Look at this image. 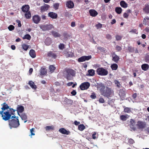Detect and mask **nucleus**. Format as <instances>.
Listing matches in <instances>:
<instances>
[{
    "mask_svg": "<svg viewBox=\"0 0 149 149\" xmlns=\"http://www.w3.org/2000/svg\"><path fill=\"white\" fill-rule=\"evenodd\" d=\"M49 16L52 19H56L57 17V15L54 12L49 13L48 14Z\"/></svg>",
    "mask_w": 149,
    "mask_h": 149,
    "instance_id": "nucleus-20",
    "label": "nucleus"
},
{
    "mask_svg": "<svg viewBox=\"0 0 149 149\" xmlns=\"http://www.w3.org/2000/svg\"><path fill=\"white\" fill-rule=\"evenodd\" d=\"M149 66L148 64H144L142 65L141 68L144 70L146 71L148 69Z\"/></svg>",
    "mask_w": 149,
    "mask_h": 149,
    "instance_id": "nucleus-26",
    "label": "nucleus"
},
{
    "mask_svg": "<svg viewBox=\"0 0 149 149\" xmlns=\"http://www.w3.org/2000/svg\"><path fill=\"white\" fill-rule=\"evenodd\" d=\"M59 48L60 49H63L64 48V45L61 43L59 45Z\"/></svg>",
    "mask_w": 149,
    "mask_h": 149,
    "instance_id": "nucleus-53",
    "label": "nucleus"
},
{
    "mask_svg": "<svg viewBox=\"0 0 149 149\" xmlns=\"http://www.w3.org/2000/svg\"><path fill=\"white\" fill-rule=\"evenodd\" d=\"M52 33L53 36L55 37H59L61 36L60 34L55 31H52Z\"/></svg>",
    "mask_w": 149,
    "mask_h": 149,
    "instance_id": "nucleus-32",
    "label": "nucleus"
},
{
    "mask_svg": "<svg viewBox=\"0 0 149 149\" xmlns=\"http://www.w3.org/2000/svg\"><path fill=\"white\" fill-rule=\"evenodd\" d=\"M45 44L46 45H49L51 43V40L49 38H47L46 39L45 41Z\"/></svg>",
    "mask_w": 149,
    "mask_h": 149,
    "instance_id": "nucleus-29",
    "label": "nucleus"
},
{
    "mask_svg": "<svg viewBox=\"0 0 149 149\" xmlns=\"http://www.w3.org/2000/svg\"><path fill=\"white\" fill-rule=\"evenodd\" d=\"M64 74H75V71L71 69H67L64 71Z\"/></svg>",
    "mask_w": 149,
    "mask_h": 149,
    "instance_id": "nucleus-9",
    "label": "nucleus"
},
{
    "mask_svg": "<svg viewBox=\"0 0 149 149\" xmlns=\"http://www.w3.org/2000/svg\"><path fill=\"white\" fill-rule=\"evenodd\" d=\"M18 114L20 116L22 120L24 121V123H26L27 121V115L25 113H23L21 115H20L19 113H18Z\"/></svg>",
    "mask_w": 149,
    "mask_h": 149,
    "instance_id": "nucleus-16",
    "label": "nucleus"
},
{
    "mask_svg": "<svg viewBox=\"0 0 149 149\" xmlns=\"http://www.w3.org/2000/svg\"><path fill=\"white\" fill-rule=\"evenodd\" d=\"M129 116L127 114H125V115H121L120 116V119L123 121H125L126 120L127 118H129Z\"/></svg>",
    "mask_w": 149,
    "mask_h": 149,
    "instance_id": "nucleus-19",
    "label": "nucleus"
},
{
    "mask_svg": "<svg viewBox=\"0 0 149 149\" xmlns=\"http://www.w3.org/2000/svg\"><path fill=\"white\" fill-rule=\"evenodd\" d=\"M29 7L28 5L23 6H22V11L24 13H26V12H29Z\"/></svg>",
    "mask_w": 149,
    "mask_h": 149,
    "instance_id": "nucleus-14",
    "label": "nucleus"
},
{
    "mask_svg": "<svg viewBox=\"0 0 149 149\" xmlns=\"http://www.w3.org/2000/svg\"><path fill=\"white\" fill-rule=\"evenodd\" d=\"M45 129L46 130H54V126L53 125H52L51 126H47L45 127Z\"/></svg>",
    "mask_w": 149,
    "mask_h": 149,
    "instance_id": "nucleus-41",
    "label": "nucleus"
},
{
    "mask_svg": "<svg viewBox=\"0 0 149 149\" xmlns=\"http://www.w3.org/2000/svg\"><path fill=\"white\" fill-rule=\"evenodd\" d=\"M0 114L1 115L2 119L5 121L9 120L11 117V115L8 111L3 112L2 113Z\"/></svg>",
    "mask_w": 149,
    "mask_h": 149,
    "instance_id": "nucleus-3",
    "label": "nucleus"
},
{
    "mask_svg": "<svg viewBox=\"0 0 149 149\" xmlns=\"http://www.w3.org/2000/svg\"><path fill=\"white\" fill-rule=\"evenodd\" d=\"M114 81L115 84L116 85L117 87H120V84L119 81L116 80H114Z\"/></svg>",
    "mask_w": 149,
    "mask_h": 149,
    "instance_id": "nucleus-43",
    "label": "nucleus"
},
{
    "mask_svg": "<svg viewBox=\"0 0 149 149\" xmlns=\"http://www.w3.org/2000/svg\"><path fill=\"white\" fill-rule=\"evenodd\" d=\"M29 54L31 57L33 58H35L36 56L35 51L33 49H32L30 50Z\"/></svg>",
    "mask_w": 149,
    "mask_h": 149,
    "instance_id": "nucleus-22",
    "label": "nucleus"
},
{
    "mask_svg": "<svg viewBox=\"0 0 149 149\" xmlns=\"http://www.w3.org/2000/svg\"><path fill=\"white\" fill-rule=\"evenodd\" d=\"M130 32L132 33H134L136 34H137L138 33L137 32V30L136 29L132 30L130 31Z\"/></svg>",
    "mask_w": 149,
    "mask_h": 149,
    "instance_id": "nucleus-63",
    "label": "nucleus"
},
{
    "mask_svg": "<svg viewBox=\"0 0 149 149\" xmlns=\"http://www.w3.org/2000/svg\"><path fill=\"white\" fill-rule=\"evenodd\" d=\"M40 72V74H45L47 73V70L45 68H42L41 69Z\"/></svg>",
    "mask_w": 149,
    "mask_h": 149,
    "instance_id": "nucleus-34",
    "label": "nucleus"
},
{
    "mask_svg": "<svg viewBox=\"0 0 149 149\" xmlns=\"http://www.w3.org/2000/svg\"><path fill=\"white\" fill-rule=\"evenodd\" d=\"M41 18L38 15H34L32 18V20L33 22L36 24H38L40 22Z\"/></svg>",
    "mask_w": 149,
    "mask_h": 149,
    "instance_id": "nucleus-8",
    "label": "nucleus"
},
{
    "mask_svg": "<svg viewBox=\"0 0 149 149\" xmlns=\"http://www.w3.org/2000/svg\"><path fill=\"white\" fill-rule=\"evenodd\" d=\"M128 143L130 144H133L134 143V141L132 139H130L128 140Z\"/></svg>",
    "mask_w": 149,
    "mask_h": 149,
    "instance_id": "nucleus-56",
    "label": "nucleus"
},
{
    "mask_svg": "<svg viewBox=\"0 0 149 149\" xmlns=\"http://www.w3.org/2000/svg\"><path fill=\"white\" fill-rule=\"evenodd\" d=\"M59 131L62 134L66 135H69L70 133V132L69 131H67L63 128L60 129L59 130Z\"/></svg>",
    "mask_w": 149,
    "mask_h": 149,
    "instance_id": "nucleus-12",
    "label": "nucleus"
},
{
    "mask_svg": "<svg viewBox=\"0 0 149 149\" xmlns=\"http://www.w3.org/2000/svg\"><path fill=\"white\" fill-rule=\"evenodd\" d=\"M71 94L73 96L77 94V92L75 90H73L71 93Z\"/></svg>",
    "mask_w": 149,
    "mask_h": 149,
    "instance_id": "nucleus-59",
    "label": "nucleus"
},
{
    "mask_svg": "<svg viewBox=\"0 0 149 149\" xmlns=\"http://www.w3.org/2000/svg\"><path fill=\"white\" fill-rule=\"evenodd\" d=\"M124 108V111L125 113H130L131 112V108L128 107H126L125 106H123Z\"/></svg>",
    "mask_w": 149,
    "mask_h": 149,
    "instance_id": "nucleus-25",
    "label": "nucleus"
},
{
    "mask_svg": "<svg viewBox=\"0 0 149 149\" xmlns=\"http://www.w3.org/2000/svg\"><path fill=\"white\" fill-rule=\"evenodd\" d=\"M116 40H121V37L120 36H119V35H117L116 36Z\"/></svg>",
    "mask_w": 149,
    "mask_h": 149,
    "instance_id": "nucleus-60",
    "label": "nucleus"
},
{
    "mask_svg": "<svg viewBox=\"0 0 149 149\" xmlns=\"http://www.w3.org/2000/svg\"><path fill=\"white\" fill-rule=\"evenodd\" d=\"M111 67L112 70H116L117 69L118 66L116 64H113L111 65Z\"/></svg>",
    "mask_w": 149,
    "mask_h": 149,
    "instance_id": "nucleus-35",
    "label": "nucleus"
},
{
    "mask_svg": "<svg viewBox=\"0 0 149 149\" xmlns=\"http://www.w3.org/2000/svg\"><path fill=\"white\" fill-rule=\"evenodd\" d=\"M97 72L98 74H107V71L103 68H100L97 69Z\"/></svg>",
    "mask_w": 149,
    "mask_h": 149,
    "instance_id": "nucleus-5",
    "label": "nucleus"
},
{
    "mask_svg": "<svg viewBox=\"0 0 149 149\" xmlns=\"http://www.w3.org/2000/svg\"><path fill=\"white\" fill-rule=\"evenodd\" d=\"M106 38L108 40H111L112 38V36L111 35L109 34H107L106 36Z\"/></svg>",
    "mask_w": 149,
    "mask_h": 149,
    "instance_id": "nucleus-51",
    "label": "nucleus"
},
{
    "mask_svg": "<svg viewBox=\"0 0 149 149\" xmlns=\"http://www.w3.org/2000/svg\"><path fill=\"white\" fill-rule=\"evenodd\" d=\"M135 122L133 119H131L130 120V127L133 130H136V128L134 126L135 125Z\"/></svg>",
    "mask_w": 149,
    "mask_h": 149,
    "instance_id": "nucleus-17",
    "label": "nucleus"
},
{
    "mask_svg": "<svg viewBox=\"0 0 149 149\" xmlns=\"http://www.w3.org/2000/svg\"><path fill=\"white\" fill-rule=\"evenodd\" d=\"M99 87L100 88V92L101 94L104 97L108 98L110 97L111 95L113 92L111 88H109L107 86L106 87L102 84L99 85Z\"/></svg>",
    "mask_w": 149,
    "mask_h": 149,
    "instance_id": "nucleus-1",
    "label": "nucleus"
},
{
    "mask_svg": "<svg viewBox=\"0 0 149 149\" xmlns=\"http://www.w3.org/2000/svg\"><path fill=\"white\" fill-rule=\"evenodd\" d=\"M116 12L120 14L122 11V9L120 7H117L115 9Z\"/></svg>",
    "mask_w": 149,
    "mask_h": 149,
    "instance_id": "nucleus-42",
    "label": "nucleus"
},
{
    "mask_svg": "<svg viewBox=\"0 0 149 149\" xmlns=\"http://www.w3.org/2000/svg\"><path fill=\"white\" fill-rule=\"evenodd\" d=\"M145 11L146 12H149V5H146V7L144 9Z\"/></svg>",
    "mask_w": 149,
    "mask_h": 149,
    "instance_id": "nucleus-50",
    "label": "nucleus"
},
{
    "mask_svg": "<svg viewBox=\"0 0 149 149\" xmlns=\"http://www.w3.org/2000/svg\"><path fill=\"white\" fill-rule=\"evenodd\" d=\"M145 60L146 62H149V54L147 55L146 57Z\"/></svg>",
    "mask_w": 149,
    "mask_h": 149,
    "instance_id": "nucleus-62",
    "label": "nucleus"
},
{
    "mask_svg": "<svg viewBox=\"0 0 149 149\" xmlns=\"http://www.w3.org/2000/svg\"><path fill=\"white\" fill-rule=\"evenodd\" d=\"M112 57L113 61L117 63L119 59V57L115 54H112Z\"/></svg>",
    "mask_w": 149,
    "mask_h": 149,
    "instance_id": "nucleus-18",
    "label": "nucleus"
},
{
    "mask_svg": "<svg viewBox=\"0 0 149 149\" xmlns=\"http://www.w3.org/2000/svg\"><path fill=\"white\" fill-rule=\"evenodd\" d=\"M31 38V36L29 34L25 35L23 37V39H27V40H30Z\"/></svg>",
    "mask_w": 149,
    "mask_h": 149,
    "instance_id": "nucleus-44",
    "label": "nucleus"
},
{
    "mask_svg": "<svg viewBox=\"0 0 149 149\" xmlns=\"http://www.w3.org/2000/svg\"><path fill=\"white\" fill-rule=\"evenodd\" d=\"M47 56H48L52 58H55L56 57V55L51 51H49L48 53Z\"/></svg>",
    "mask_w": 149,
    "mask_h": 149,
    "instance_id": "nucleus-27",
    "label": "nucleus"
},
{
    "mask_svg": "<svg viewBox=\"0 0 149 149\" xmlns=\"http://www.w3.org/2000/svg\"><path fill=\"white\" fill-rule=\"evenodd\" d=\"M22 47L24 50L26 51L29 48V46L24 44H23L22 45Z\"/></svg>",
    "mask_w": 149,
    "mask_h": 149,
    "instance_id": "nucleus-40",
    "label": "nucleus"
},
{
    "mask_svg": "<svg viewBox=\"0 0 149 149\" xmlns=\"http://www.w3.org/2000/svg\"><path fill=\"white\" fill-rule=\"evenodd\" d=\"M47 30L51 29L53 28V26L52 24L46 25Z\"/></svg>",
    "mask_w": 149,
    "mask_h": 149,
    "instance_id": "nucleus-45",
    "label": "nucleus"
},
{
    "mask_svg": "<svg viewBox=\"0 0 149 149\" xmlns=\"http://www.w3.org/2000/svg\"><path fill=\"white\" fill-rule=\"evenodd\" d=\"M99 101L100 103H103L104 102V99L102 97L100 98L99 100Z\"/></svg>",
    "mask_w": 149,
    "mask_h": 149,
    "instance_id": "nucleus-57",
    "label": "nucleus"
},
{
    "mask_svg": "<svg viewBox=\"0 0 149 149\" xmlns=\"http://www.w3.org/2000/svg\"><path fill=\"white\" fill-rule=\"evenodd\" d=\"M25 16L26 19H29L30 18L31 16V13L30 11L25 13Z\"/></svg>",
    "mask_w": 149,
    "mask_h": 149,
    "instance_id": "nucleus-36",
    "label": "nucleus"
},
{
    "mask_svg": "<svg viewBox=\"0 0 149 149\" xmlns=\"http://www.w3.org/2000/svg\"><path fill=\"white\" fill-rule=\"evenodd\" d=\"M34 128H32L30 130V132L31 133V135H34L35 134L33 133V132H34Z\"/></svg>",
    "mask_w": 149,
    "mask_h": 149,
    "instance_id": "nucleus-61",
    "label": "nucleus"
},
{
    "mask_svg": "<svg viewBox=\"0 0 149 149\" xmlns=\"http://www.w3.org/2000/svg\"><path fill=\"white\" fill-rule=\"evenodd\" d=\"M90 97L93 99H95L96 98V96L95 95V94L94 93H92L91 95L90 96Z\"/></svg>",
    "mask_w": 149,
    "mask_h": 149,
    "instance_id": "nucleus-52",
    "label": "nucleus"
},
{
    "mask_svg": "<svg viewBox=\"0 0 149 149\" xmlns=\"http://www.w3.org/2000/svg\"><path fill=\"white\" fill-rule=\"evenodd\" d=\"M90 86V83L87 82L82 83L80 86V89L84 90L88 89Z\"/></svg>",
    "mask_w": 149,
    "mask_h": 149,
    "instance_id": "nucleus-4",
    "label": "nucleus"
},
{
    "mask_svg": "<svg viewBox=\"0 0 149 149\" xmlns=\"http://www.w3.org/2000/svg\"><path fill=\"white\" fill-rule=\"evenodd\" d=\"M88 74H94L95 71L93 69H91L88 70Z\"/></svg>",
    "mask_w": 149,
    "mask_h": 149,
    "instance_id": "nucleus-46",
    "label": "nucleus"
},
{
    "mask_svg": "<svg viewBox=\"0 0 149 149\" xmlns=\"http://www.w3.org/2000/svg\"><path fill=\"white\" fill-rule=\"evenodd\" d=\"M15 27L13 25H10L8 27V29L10 31H12L14 29Z\"/></svg>",
    "mask_w": 149,
    "mask_h": 149,
    "instance_id": "nucleus-48",
    "label": "nucleus"
},
{
    "mask_svg": "<svg viewBox=\"0 0 149 149\" xmlns=\"http://www.w3.org/2000/svg\"><path fill=\"white\" fill-rule=\"evenodd\" d=\"M146 20H149V17H146L143 21V24L145 25H149V21H147Z\"/></svg>",
    "mask_w": 149,
    "mask_h": 149,
    "instance_id": "nucleus-28",
    "label": "nucleus"
},
{
    "mask_svg": "<svg viewBox=\"0 0 149 149\" xmlns=\"http://www.w3.org/2000/svg\"><path fill=\"white\" fill-rule=\"evenodd\" d=\"M85 128V126L83 124L79 125L78 127V130L81 131L83 130Z\"/></svg>",
    "mask_w": 149,
    "mask_h": 149,
    "instance_id": "nucleus-31",
    "label": "nucleus"
},
{
    "mask_svg": "<svg viewBox=\"0 0 149 149\" xmlns=\"http://www.w3.org/2000/svg\"><path fill=\"white\" fill-rule=\"evenodd\" d=\"M24 108L22 106L18 105L17 108V110L18 113H22L24 111Z\"/></svg>",
    "mask_w": 149,
    "mask_h": 149,
    "instance_id": "nucleus-24",
    "label": "nucleus"
},
{
    "mask_svg": "<svg viewBox=\"0 0 149 149\" xmlns=\"http://www.w3.org/2000/svg\"><path fill=\"white\" fill-rule=\"evenodd\" d=\"M1 105L2 106V107L1 108L2 110L1 111H0V113H1L3 112L4 111L9 109V107L8 106V105L6 103H3Z\"/></svg>",
    "mask_w": 149,
    "mask_h": 149,
    "instance_id": "nucleus-10",
    "label": "nucleus"
},
{
    "mask_svg": "<svg viewBox=\"0 0 149 149\" xmlns=\"http://www.w3.org/2000/svg\"><path fill=\"white\" fill-rule=\"evenodd\" d=\"M40 28L43 31L47 30V25H40Z\"/></svg>",
    "mask_w": 149,
    "mask_h": 149,
    "instance_id": "nucleus-38",
    "label": "nucleus"
},
{
    "mask_svg": "<svg viewBox=\"0 0 149 149\" xmlns=\"http://www.w3.org/2000/svg\"><path fill=\"white\" fill-rule=\"evenodd\" d=\"M126 95L125 91L123 89H120L119 90V95L120 97H123Z\"/></svg>",
    "mask_w": 149,
    "mask_h": 149,
    "instance_id": "nucleus-23",
    "label": "nucleus"
},
{
    "mask_svg": "<svg viewBox=\"0 0 149 149\" xmlns=\"http://www.w3.org/2000/svg\"><path fill=\"white\" fill-rule=\"evenodd\" d=\"M136 125L139 129H141L145 127L146 124L144 122L139 121L137 122Z\"/></svg>",
    "mask_w": 149,
    "mask_h": 149,
    "instance_id": "nucleus-7",
    "label": "nucleus"
},
{
    "mask_svg": "<svg viewBox=\"0 0 149 149\" xmlns=\"http://www.w3.org/2000/svg\"><path fill=\"white\" fill-rule=\"evenodd\" d=\"M28 84H29L33 89L35 90L37 88V86L36 85H35L34 83L32 81H29Z\"/></svg>",
    "mask_w": 149,
    "mask_h": 149,
    "instance_id": "nucleus-21",
    "label": "nucleus"
},
{
    "mask_svg": "<svg viewBox=\"0 0 149 149\" xmlns=\"http://www.w3.org/2000/svg\"><path fill=\"white\" fill-rule=\"evenodd\" d=\"M18 118V117L14 115L12 116L11 118L8 120V124L10 129L17 128L19 126L20 123Z\"/></svg>",
    "mask_w": 149,
    "mask_h": 149,
    "instance_id": "nucleus-2",
    "label": "nucleus"
},
{
    "mask_svg": "<svg viewBox=\"0 0 149 149\" xmlns=\"http://www.w3.org/2000/svg\"><path fill=\"white\" fill-rule=\"evenodd\" d=\"M66 5L67 7L69 8H73L74 6V3L71 1H67Z\"/></svg>",
    "mask_w": 149,
    "mask_h": 149,
    "instance_id": "nucleus-11",
    "label": "nucleus"
},
{
    "mask_svg": "<svg viewBox=\"0 0 149 149\" xmlns=\"http://www.w3.org/2000/svg\"><path fill=\"white\" fill-rule=\"evenodd\" d=\"M95 26L97 29L102 27V25L100 23H99L95 25Z\"/></svg>",
    "mask_w": 149,
    "mask_h": 149,
    "instance_id": "nucleus-49",
    "label": "nucleus"
},
{
    "mask_svg": "<svg viewBox=\"0 0 149 149\" xmlns=\"http://www.w3.org/2000/svg\"><path fill=\"white\" fill-rule=\"evenodd\" d=\"M67 57H72L74 56L73 53L72 52H69L65 53Z\"/></svg>",
    "mask_w": 149,
    "mask_h": 149,
    "instance_id": "nucleus-39",
    "label": "nucleus"
},
{
    "mask_svg": "<svg viewBox=\"0 0 149 149\" xmlns=\"http://www.w3.org/2000/svg\"><path fill=\"white\" fill-rule=\"evenodd\" d=\"M89 12L91 16L92 17H95L97 15V12L94 10H90Z\"/></svg>",
    "mask_w": 149,
    "mask_h": 149,
    "instance_id": "nucleus-15",
    "label": "nucleus"
},
{
    "mask_svg": "<svg viewBox=\"0 0 149 149\" xmlns=\"http://www.w3.org/2000/svg\"><path fill=\"white\" fill-rule=\"evenodd\" d=\"M50 74L52 73L55 69V68L53 65H51L49 67Z\"/></svg>",
    "mask_w": 149,
    "mask_h": 149,
    "instance_id": "nucleus-37",
    "label": "nucleus"
},
{
    "mask_svg": "<svg viewBox=\"0 0 149 149\" xmlns=\"http://www.w3.org/2000/svg\"><path fill=\"white\" fill-rule=\"evenodd\" d=\"M59 6V4L58 3H55L54 5V7L56 10L58 8Z\"/></svg>",
    "mask_w": 149,
    "mask_h": 149,
    "instance_id": "nucleus-54",
    "label": "nucleus"
},
{
    "mask_svg": "<svg viewBox=\"0 0 149 149\" xmlns=\"http://www.w3.org/2000/svg\"><path fill=\"white\" fill-rule=\"evenodd\" d=\"M128 49L130 52H132L134 51V49L133 47H128Z\"/></svg>",
    "mask_w": 149,
    "mask_h": 149,
    "instance_id": "nucleus-64",
    "label": "nucleus"
},
{
    "mask_svg": "<svg viewBox=\"0 0 149 149\" xmlns=\"http://www.w3.org/2000/svg\"><path fill=\"white\" fill-rule=\"evenodd\" d=\"M9 110L8 111H9L10 113V114L11 115H11H15V110H14L12 108H9Z\"/></svg>",
    "mask_w": 149,
    "mask_h": 149,
    "instance_id": "nucleus-33",
    "label": "nucleus"
},
{
    "mask_svg": "<svg viewBox=\"0 0 149 149\" xmlns=\"http://www.w3.org/2000/svg\"><path fill=\"white\" fill-rule=\"evenodd\" d=\"M120 5L121 7L124 8H126L127 6V4L124 1H122L120 2Z\"/></svg>",
    "mask_w": 149,
    "mask_h": 149,
    "instance_id": "nucleus-30",
    "label": "nucleus"
},
{
    "mask_svg": "<svg viewBox=\"0 0 149 149\" xmlns=\"http://www.w3.org/2000/svg\"><path fill=\"white\" fill-rule=\"evenodd\" d=\"M92 58L91 55L82 56L78 58V61L79 62H83L86 61Z\"/></svg>",
    "mask_w": 149,
    "mask_h": 149,
    "instance_id": "nucleus-6",
    "label": "nucleus"
},
{
    "mask_svg": "<svg viewBox=\"0 0 149 149\" xmlns=\"http://www.w3.org/2000/svg\"><path fill=\"white\" fill-rule=\"evenodd\" d=\"M96 135H97V133H96V132H93V134L92 135V138L93 139H95L96 138V136H96Z\"/></svg>",
    "mask_w": 149,
    "mask_h": 149,
    "instance_id": "nucleus-55",
    "label": "nucleus"
},
{
    "mask_svg": "<svg viewBox=\"0 0 149 149\" xmlns=\"http://www.w3.org/2000/svg\"><path fill=\"white\" fill-rule=\"evenodd\" d=\"M116 50L118 51H120L122 49L121 47H120L118 45H117L116 46Z\"/></svg>",
    "mask_w": 149,
    "mask_h": 149,
    "instance_id": "nucleus-58",
    "label": "nucleus"
},
{
    "mask_svg": "<svg viewBox=\"0 0 149 149\" xmlns=\"http://www.w3.org/2000/svg\"><path fill=\"white\" fill-rule=\"evenodd\" d=\"M49 6L48 4H45L44 5L41 7L40 10L41 12H44L48 10Z\"/></svg>",
    "mask_w": 149,
    "mask_h": 149,
    "instance_id": "nucleus-13",
    "label": "nucleus"
},
{
    "mask_svg": "<svg viewBox=\"0 0 149 149\" xmlns=\"http://www.w3.org/2000/svg\"><path fill=\"white\" fill-rule=\"evenodd\" d=\"M106 86H111L112 85V83L110 81H107L106 82Z\"/></svg>",
    "mask_w": 149,
    "mask_h": 149,
    "instance_id": "nucleus-47",
    "label": "nucleus"
}]
</instances>
